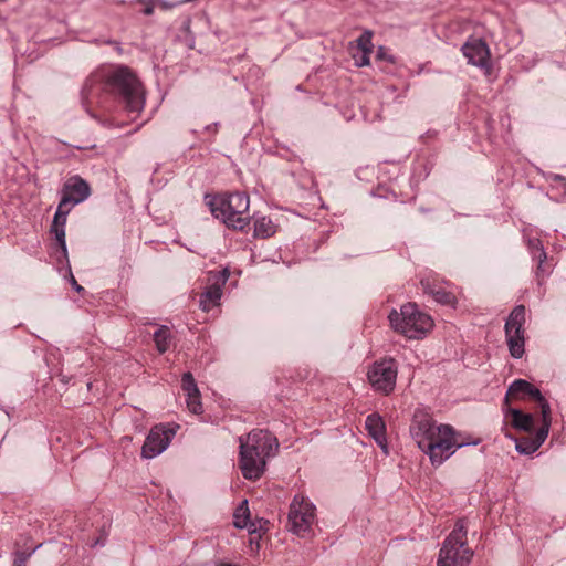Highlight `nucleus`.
<instances>
[{
    "instance_id": "nucleus-14",
    "label": "nucleus",
    "mask_w": 566,
    "mask_h": 566,
    "mask_svg": "<svg viewBox=\"0 0 566 566\" xmlns=\"http://www.w3.org/2000/svg\"><path fill=\"white\" fill-rule=\"evenodd\" d=\"M90 195V185L80 176H73L63 186L61 202L72 208L86 200Z\"/></svg>"
},
{
    "instance_id": "nucleus-34",
    "label": "nucleus",
    "mask_w": 566,
    "mask_h": 566,
    "mask_svg": "<svg viewBox=\"0 0 566 566\" xmlns=\"http://www.w3.org/2000/svg\"><path fill=\"white\" fill-rule=\"evenodd\" d=\"M27 558L28 556L27 555H20L15 560H14V564L13 566H25V562H27Z\"/></svg>"
},
{
    "instance_id": "nucleus-31",
    "label": "nucleus",
    "mask_w": 566,
    "mask_h": 566,
    "mask_svg": "<svg viewBox=\"0 0 566 566\" xmlns=\"http://www.w3.org/2000/svg\"><path fill=\"white\" fill-rule=\"evenodd\" d=\"M527 396L533 398L535 401H542L545 397L542 395L538 388L531 384Z\"/></svg>"
},
{
    "instance_id": "nucleus-22",
    "label": "nucleus",
    "mask_w": 566,
    "mask_h": 566,
    "mask_svg": "<svg viewBox=\"0 0 566 566\" xmlns=\"http://www.w3.org/2000/svg\"><path fill=\"white\" fill-rule=\"evenodd\" d=\"M421 285L423 286L424 292L432 295L438 303L452 306L455 304V296L451 292L431 287L428 280H422Z\"/></svg>"
},
{
    "instance_id": "nucleus-15",
    "label": "nucleus",
    "mask_w": 566,
    "mask_h": 566,
    "mask_svg": "<svg viewBox=\"0 0 566 566\" xmlns=\"http://www.w3.org/2000/svg\"><path fill=\"white\" fill-rule=\"evenodd\" d=\"M468 62L481 69H490V49L482 39H470L462 46Z\"/></svg>"
},
{
    "instance_id": "nucleus-17",
    "label": "nucleus",
    "mask_w": 566,
    "mask_h": 566,
    "mask_svg": "<svg viewBox=\"0 0 566 566\" xmlns=\"http://www.w3.org/2000/svg\"><path fill=\"white\" fill-rule=\"evenodd\" d=\"M365 427L376 443L384 450L385 453H388L386 426L382 418L378 413H371L367 416Z\"/></svg>"
},
{
    "instance_id": "nucleus-28",
    "label": "nucleus",
    "mask_w": 566,
    "mask_h": 566,
    "mask_svg": "<svg viewBox=\"0 0 566 566\" xmlns=\"http://www.w3.org/2000/svg\"><path fill=\"white\" fill-rule=\"evenodd\" d=\"M186 403H187V408L192 413H195V415L202 413L203 409H202V403H201L200 391H198V394L187 395Z\"/></svg>"
},
{
    "instance_id": "nucleus-5",
    "label": "nucleus",
    "mask_w": 566,
    "mask_h": 566,
    "mask_svg": "<svg viewBox=\"0 0 566 566\" xmlns=\"http://www.w3.org/2000/svg\"><path fill=\"white\" fill-rule=\"evenodd\" d=\"M470 444L460 441L453 428L449 424H439V429L432 436V441L426 443L421 450L428 454L432 465H440L449 459L457 449Z\"/></svg>"
},
{
    "instance_id": "nucleus-3",
    "label": "nucleus",
    "mask_w": 566,
    "mask_h": 566,
    "mask_svg": "<svg viewBox=\"0 0 566 566\" xmlns=\"http://www.w3.org/2000/svg\"><path fill=\"white\" fill-rule=\"evenodd\" d=\"M391 327L409 339H422L433 327V319L419 310L416 303H407L400 311L388 315Z\"/></svg>"
},
{
    "instance_id": "nucleus-8",
    "label": "nucleus",
    "mask_w": 566,
    "mask_h": 566,
    "mask_svg": "<svg viewBox=\"0 0 566 566\" xmlns=\"http://www.w3.org/2000/svg\"><path fill=\"white\" fill-rule=\"evenodd\" d=\"M397 374L398 368L395 359L385 358L371 365L367 377L376 391L389 395L396 387Z\"/></svg>"
},
{
    "instance_id": "nucleus-7",
    "label": "nucleus",
    "mask_w": 566,
    "mask_h": 566,
    "mask_svg": "<svg viewBox=\"0 0 566 566\" xmlns=\"http://www.w3.org/2000/svg\"><path fill=\"white\" fill-rule=\"evenodd\" d=\"M239 450L271 458L277 454L280 447L277 438L264 429H253L247 436L239 437Z\"/></svg>"
},
{
    "instance_id": "nucleus-30",
    "label": "nucleus",
    "mask_w": 566,
    "mask_h": 566,
    "mask_svg": "<svg viewBox=\"0 0 566 566\" xmlns=\"http://www.w3.org/2000/svg\"><path fill=\"white\" fill-rule=\"evenodd\" d=\"M377 59L388 61L389 63H395V57L390 55L386 48L379 46L377 50Z\"/></svg>"
},
{
    "instance_id": "nucleus-25",
    "label": "nucleus",
    "mask_w": 566,
    "mask_h": 566,
    "mask_svg": "<svg viewBox=\"0 0 566 566\" xmlns=\"http://www.w3.org/2000/svg\"><path fill=\"white\" fill-rule=\"evenodd\" d=\"M528 249L535 260H537V273L544 272V263L547 259L546 252L538 239H532L528 241Z\"/></svg>"
},
{
    "instance_id": "nucleus-19",
    "label": "nucleus",
    "mask_w": 566,
    "mask_h": 566,
    "mask_svg": "<svg viewBox=\"0 0 566 566\" xmlns=\"http://www.w3.org/2000/svg\"><path fill=\"white\" fill-rule=\"evenodd\" d=\"M233 525L237 528H247L250 535L256 533V524L250 521L248 501H242L233 513Z\"/></svg>"
},
{
    "instance_id": "nucleus-33",
    "label": "nucleus",
    "mask_w": 566,
    "mask_h": 566,
    "mask_svg": "<svg viewBox=\"0 0 566 566\" xmlns=\"http://www.w3.org/2000/svg\"><path fill=\"white\" fill-rule=\"evenodd\" d=\"M155 7L153 3L148 2L146 3L145 8L143 9V13L145 15H151L154 13Z\"/></svg>"
},
{
    "instance_id": "nucleus-35",
    "label": "nucleus",
    "mask_w": 566,
    "mask_h": 566,
    "mask_svg": "<svg viewBox=\"0 0 566 566\" xmlns=\"http://www.w3.org/2000/svg\"><path fill=\"white\" fill-rule=\"evenodd\" d=\"M250 536H251V538H250V543H251V544L255 543V544H256V546H258V545H259V539L261 538V534L256 531V533H255V534L250 535Z\"/></svg>"
},
{
    "instance_id": "nucleus-1",
    "label": "nucleus",
    "mask_w": 566,
    "mask_h": 566,
    "mask_svg": "<svg viewBox=\"0 0 566 566\" xmlns=\"http://www.w3.org/2000/svg\"><path fill=\"white\" fill-rule=\"evenodd\" d=\"M95 81H99L102 90L113 95L134 118L143 112L146 92L140 80L128 66L117 65L94 74L87 80L85 90Z\"/></svg>"
},
{
    "instance_id": "nucleus-23",
    "label": "nucleus",
    "mask_w": 566,
    "mask_h": 566,
    "mask_svg": "<svg viewBox=\"0 0 566 566\" xmlns=\"http://www.w3.org/2000/svg\"><path fill=\"white\" fill-rule=\"evenodd\" d=\"M154 342L156 345V349L159 354L166 353L171 344V333L169 327L166 325H161L155 333H154Z\"/></svg>"
},
{
    "instance_id": "nucleus-10",
    "label": "nucleus",
    "mask_w": 566,
    "mask_h": 566,
    "mask_svg": "<svg viewBox=\"0 0 566 566\" xmlns=\"http://www.w3.org/2000/svg\"><path fill=\"white\" fill-rule=\"evenodd\" d=\"M178 424H157L151 428L142 448V457L153 459L163 453L176 434Z\"/></svg>"
},
{
    "instance_id": "nucleus-24",
    "label": "nucleus",
    "mask_w": 566,
    "mask_h": 566,
    "mask_svg": "<svg viewBox=\"0 0 566 566\" xmlns=\"http://www.w3.org/2000/svg\"><path fill=\"white\" fill-rule=\"evenodd\" d=\"M530 386H531V382H528L524 379L514 380L507 389V392L505 396V405L509 403L510 398L521 399L524 396H527Z\"/></svg>"
},
{
    "instance_id": "nucleus-16",
    "label": "nucleus",
    "mask_w": 566,
    "mask_h": 566,
    "mask_svg": "<svg viewBox=\"0 0 566 566\" xmlns=\"http://www.w3.org/2000/svg\"><path fill=\"white\" fill-rule=\"evenodd\" d=\"M70 210L71 207L62 205L60 201L51 226V232L54 234L64 255L67 253L65 241V223Z\"/></svg>"
},
{
    "instance_id": "nucleus-26",
    "label": "nucleus",
    "mask_w": 566,
    "mask_h": 566,
    "mask_svg": "<svg viewBox=\"0 0 566 566\" xmlns=\"http://www.w3.org/2000/svg\"><path fill=\"white\" fill-rule=\"evenodd\" d=\"M541 413H542V426L538 428V430H545L547 433L549 432L551 428V406L548 401L544 398L542 401H538Z\"/></svg>"
},
{
    "instance_id": "nucleus-32",
    "label": "nucleus",
    "mask_w": 566,
    "mask_h": 566,
    "mask_svg": "<svg viewBox=\"0 0 566 566\" xmlns=\"http://www.w3.org/2000/svg\"><path fill=\"white\" fill-rule=\"evenodd\" d=\"M369 54L370 53H363V56L360 59L359 62H357V65L358 66H365V65H368L370 60H369Z\"/></svg>"
},
{
    "instance_id": "nucleus-20",
    "label": "nucleus",
    "mask_w": 566,
    "mask_h": 566,
    "mask_svg": "<svg viewBox=\"0 0 566 566\" xmlns=\"http://www.w3.org/2000/svg\"><path fill=\"white\" fill-rule=\"evenodd\" d=\"M277 226L270 217L260 216L254 218L253 235L260 239H268L276 233Z\"/></svg>"
},
{
    "instance_id": "nucleus-12",
    "label": "nucleus",
    "mask_w": 566,
    "mask_h": 566,
    "mask_svg": "<svg viewBox=\"0 0 566 566\" xmlns=\"http://www.w3.org/2000/svg\"><path fill=\"white\" fill-rule=\"evenodd\" d=\"M270 459L271 457H263L261 453L253 454L247 450H239L238 467L245 480L256 481L265 473Z\"/></svg>"
},
{
    "instance_id": "nucleus-27",
    "label": "nucleus",
    "mask_w": 566,
    "mask_h": 566,
    "mask_svg": "<svg viewBox=\"0 0 566 566\" xmlns=\"http://www.w3.org/2000/svg\"><path fill=\"white\" fill-rule=\"evenodd\" d=\"M181 388L185 391L186 396L190 395V394L191 395L198 394L199 389H198L197 382L193 378V375L190 371H187L182 375Z\"/></svg>"
},
{
    "instance_id": "nucleus-2",
    "label": "nucleus",
    "mask_w": 566,
    "mask_h": 566,
    "mask_svg": "<svg viewBox=\"0 0 566 566\" xmlns=\"http://www.w3.org/2000/svg\"><path fill=\"white\" fill-rule=\"evenodd\" d=\"M212 214L228 228L244 230L250 221V198L245 192H233L214 197L210 202Z\"/></svg>"
},
{
    "instance_id": "nucleus-6",
    "label": "nucleus",
    "mask_w": 566,
    "mask_h": 566,
    "mask_svg": "<svg viewBox=\"0 0 566 566\" xmlns=\"http://www.w3.org/2000/svg\"><path fill=\"white\" fill-rule=\"evenodd\" d=\"M525 306L517 305L510 313L505 322V337L512 357L521 358L525 346Z\"/></svg>"
},
{
    "instance_id": "nucleus-9",
    "label": "nucleus",
    "mask_w": 566,
    "mask_h": 566,
    "mask_svg": "<svg viewBox=\"0 0 566 566\" xmlns=\"http://www.w3.org/2000/svg\"><path fill=\"white\" fill-rule=\"evenodd\" d=\"M315 520V506L303 495H295L290 504V530L297 535L307 533Z\"/></svg>"
},
{
    "instance_id": "nucleus-21",
    "label": "nucleus",
    "mask_w": 566,
    "mask_h": 566,
    "mask_svg": "<svg viewBox=\"0 0 566 566\" xmlns=\"http://www.w3.org/2000/svg\"><path fill=\"white\" fill-rule=\"evenodd\" d=\"M512 417L513 428L521 431H531L534 423V418L531 413H524L523 411L515 408H507L506 411Z\"/></svg>"
},
{
    "instance_id": "nucleus-18",
    "label": "nucleus",
    "mask_w": 566,
    "mask_h": 566,
    "mask_svg": "<svg viewBox=\"0 0 566 566\" xmlns=\"http://www.w3.org/2000/svg\"><path fill=\"white\" fill-rule=\"evenodd\" d=\"M547 431L537 430L533 438H522L516 441L515 449L521 454H533L544 443L547 438Z\"/></svg>"
},
{
    "instance_id": "nucleus-29",
    "label": "nucleus",
    "mask_w": 566,
    "mask_h": 566,
    "mask_svg": "<svg viewBox=\"0 0 566 566\" xmlns=\"http://www.w3.org/2000/svg\"><path fill=\"white\" fill-rule=\"evenodd\" d=\"M373 32L371 31H365L358 39H357V46L361 50L363 53H371L373 52Z\"/></svg>"
},
{
    "instance_id": "nucleus-4",
    "label": "nucleus",
    "mask_w": 566,
    "mask_h": 566,
    "mask_svg": "<svg viewBox=\"0 0 566 566\" xmlns=\"http://www.w3.org/2000/svg\"><path fill=\"white\" fill-rule=\"evenodd\" d=\"M467 534L464 522L459 520L442 543L437 566H468L470 564L473 551L468 545Z\"/></svg>"
},
{
    "instance_id": "nucleus-13",
    "label": "nucleus",
    "mask_w": 566,
    "mask_h": 566,
    "mask_svg": "<svg viewBox=\"0 0 566 566\" xmlns=\"http://www.w3.org/2000/svg\"><path fill=\"white\" fill-rule=\"evenodd\" d=\"M438 429L439 424L426 412H416L410 424L411 437L420 449L432 441V436Z\"/></svg>"
},
{
    "instance_id": "nucleus-11",
    "label": "nucleus",
    "mask_w": 566,
    "mask_h": 566,
    "mask_svg": "<svg viewBox=\"0 0 566 566\" xmlns=\"http://www.w3.org/2000/svg\"><path fill=\"white\" fill-rule=\"evenodd\" d=\"M229 279V271H211L208 274V286L200 295L199 306L202 311L209 312L219 304L222 296V287Z\"/></svg>"
},
{
    "instance_id": "nucleus-36",
    "label": "nucleus",
    "mask_w": 566,
    "mask_h": 566,
    "mask_svg": "<svg viewBox=\"0 0 566 566\" xmlns=\"http://www.w3.org/2000/svg\"><path fill=\"white\" fill-rule=\"evenodd\" d=\"M72 284H73V287H74L77 292H81V291H83V290H84L80 284H77V282L75 281V279H74V277L72 279Z\"/></svg>"
}]
</instances>
